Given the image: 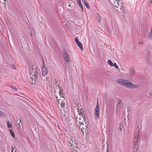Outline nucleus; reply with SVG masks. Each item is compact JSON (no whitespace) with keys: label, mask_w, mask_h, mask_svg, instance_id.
Returning <instances> with one entry per match:
<instances>
[{"label":"nucleus","mask_w":152,"mask_h":152,"mask_svg":"<svg viewBox=\"0 0 152 152\" xmlns=\"http://www.w3.org/2000/svg\"><path fill=\"white\" fill-rule=\"evenodd\" d=\"M86 129L85 128L84 129H85V131H88V130L89 129L88 127H87L86 126V127H85Z\"/></svg>","instance_id":"obj_35"},{"label":"nucleus","mask_w":152,"mask_h":152,"mask_svg":"<svg viewBox=\"0 0 152 152\" xmlns=\"http://www.w3.org/2000/svg\"><path fill=\"white\" fill-rule=\"evenodd\" d=\"M129 72L130 74L132 76H134L135 74V72L134 69V68L131 69L129 70Z\"/></svg>","instance_id":"obj_13"},{"label":"nucleus","mask_w":152,"mask_h":152,"mask_svg":"<svg viewBox=\"0 0 152 152\" xmlns=\"http://www.w3.org/2000/svg\"><path fill=\"white\" fill-rule=\"evenodd\" d=\"M61 88H60L59 85H56L55 86H54V91L55 92V96L57 95L56 93H58V90Z\"/></svg>","instance_id":"obj_11"},{"label":"nucleus","mask_w":152,"mask_h":152,"mask_svg":"<svg viewBox=\"0 0 152 152\" xmlns=\"http://www.w3.org/2000/svg\"><path fill=\"white\" fill-rule=\"evenodd\" d=\"M140 86V85L138 83L134 84L129 81L127 88L132 89L137 88H139Z\"/></svg>","instance_id":"obj_7"},{"label":"nucleus","mask_w":152,"mask_h":152,"mask_svg":"<svg viewBox=\"0 0 152 152\" xmlns=\"http://www.w3.org/2000/svg\"><path fill=\"white\" fill-rule=\"evenodd\" d=\"M30 70H31V75H33V74L34 73V69H33V67H32L31 69H30Z\"/></svg>","instance_id":"obj_20"},{"label":"nucleus","mask_w":152,"mask_h":152,"mask_svg":"<svg viewBox=\"0 0 152 152\" xmlns=\"http://www.w3.org/2000/svg\"><path fill=\"white\" fill-rule=\"evenodd\" d=\"M80 113H79L80 115H81V116L79 118V121H78V123H79V126L80 129V131H82V132L83 133L84 132L83 129H84L85 128V127H86V126L85 125L83 122H82L83 121L82 120H81V119L83 120L84 122H85L86 121L85 116L84 113V111L80 110Z\"/></svg>","instance_id":"obj_2"},{"label":"nucleus","mask_w":152,"mask_h":152,"mask_svg":"<svg viewBox=\"0 0 152 152\" xmlns=\"http://www.w3.org/2000/svg\"><path fill=\"white\" fill-rule=\"evenodd\" d=\"M77 3L79 4V6L82 5L81 1H79H79H77Z\"/></svg>","instance_id":"obj_28"},{"label":"nucleus","mask_w":152,"mask_h":152,"mask_svg":"<svg viewBox=\"0 0 152 152\" xmlns=\"http://www.w3.org/2000/svg\"><path fill=\"white\" fill-rule=\"evenodd\" d=\"M15 152H17V150L15 151Z\"/></svg>","instance_id":"obj_49"},{"label":"nucleus","mask_w":152,"mask_h":152,"mask_svg":"<svg viewBox=\"0 0 152 152\" xmlns=\"http://www.w3.org/2000/svg\"><path fill=\"white\" fill-rule=\"evenodd\" d=\"M10 131L11 134V136L13 137H15V134L13 131H12L11 130H10Z\"/></svg>","instance_id":"obj_22"},{"label":"nucleus","mask_w":152,"mask_h":152,"mask_svg":"<svg viewBox=\"0 0 152 152\" xmlns=\"http://www.w3.org/2000/svg\"><path fill=\"white\" fill-rule=\"evenodd\" d=\"M82 2L84 3V4L86 6L87 8L88 9H89V6L88 5V4L87 2L85 1V0H81Z\"/></svg>","instance_id":"obj_14"},{"label":"nucleus","mask_w":152,"mask_h":152,"mask_svg":"<svg viewBox=\"0 0 152 152\" xmlns=\"http://www.w3.org/2000/svg\"><path fill=\"white\" fill-rule=\"evenodd\" d=\"M77 3L79 4V6L82 5L81 1H79H79H77Z\"/></svg>","instance_id":"obj_27"},{"label":"nucleus","mask_w":152,"mask_h":152,"mask_svg":"<svg viewBox=\"0 0 152 152\" xmlns=\"http://www.w3.org/2000/svg\"><path fill=\"white\" fill-rule=\"evenodd\" d=\"M80 8H81V9H82V10L83 11H84V9H83V7L82 6V5H81V6H80Z\"/></svg>","instance_id":"obj_36"},{"label":"nucleus","mask_w":152,"mask_h":152,"mask_svg":"<svg viewBox=\"0 0 152 152\" xmlns=\"http://www.w3.org/2000/svg\"><path fill=\"white\" fill-rule=\"evenodd\" d=\"M139 129H138L137 132L135 133L134 135V141L135 142V147H134V150L135 152H137V150L138 149V148L137 147L138 145V143L137 142L138 141V137L139 135Z\"/></svg>","instance_id":"obj_3"},{"label":"nucleus","mask_w":152,"mask_h":152,"mask_svg":"<svg viewBox=\"0 0 152 152\" xmlns=\"http://www.w3.org/2000/svg\"><path fill=\"white\" fill-rule=\"evenodd\" d=\"M113 66H114L116 69H118V66L115 63L113 64Z\"/></svg>","instance_id":"obj_24"},{"label":"nucleus","mask_w":152,"mask_h":152,"mask_svg":"<svg viewBox=\"0 0 152 152\" xmlns=\"http://www.w3.org/2000/svg\"><path fill=\"white\" fill-rule=\"evenodd\" d=\"M77 3L79 4V6L82 5L81 1H79H79H77Z\"/></svg>","instance_id":"obj_30"},{"label":"nucleus","mask_w":152,"mask_h":152,"mask_svg":"<svg viewBox=\"0 0 152 152\" xmlns=\"http://www.w3.org/2000/svg\"><path fill=\"white\" fill-rule=\"evenodd\" d=\"M119 129H121V128H119Z\"/></svg>","instance_id":"obj_52"},{"label":"nucleus","mask_w":152,"mask_h":152,"mask_svg":"<svg viewBox=\"0 0 152 152\" xmlns=\"http://www.w3.org/2000/svg\"><path fill=\"white\" fill-rule=\"evenodd\" d=\"M77 141L75 137H70V141L69 142V147L71 152H78V148L77 143Z\"/></svg>","instance_id":"obj_1"},{"label":"nucleus","mask_w":152,"mask_h":152,"mask_svg":"<svg viewBox=\"0 0 152 152\" xmlns=\"http://www.w3.org/2000/svg\"><path fill=\"white\" fill-rule=\"evenodd\" d=\"M118 7L117 8L119 7H121V8H123V4H122V2L120 1V2L118 3Z\"/></svg>","instance_id":"obj_18"},{"label":"nucleus","mask_w":152,"mask_h":152,"mask_svg":"<svg viewBox=\"0 0 152 152\" xmlns=\"http://www.w3.org/2000/svg\"><path fill=\"white\" fill-rule=\"evenodd\" d=\"M66 7L69 10H70L72 7H74L75 6V3L73 1L71 2H68L65 4Z\"/></svg>","instance_id":"obj_9"},{"label":"nucleus","mask_w":152,"mask_h":152,"mask_svg":"<svg viewBox=\"0 0 152 152\" xmlns=\"http://www.w3.org/2000/svg\"><path fill=\"white\" fill-rule=\"evenodd\" d=\"M62 90L61 89V88L58 90V92L59 93V95L61 96L62 94Z\"/></svg>","instance_id":"obj_25"},{"label":"nucleus","mask_w":152,"mask_h":152,"mask_svg":"<svg viewBox=\"0 0 152 152\" xmlns=\"http://www.w3.org/2000/svg\"><path fill=\"white\" fill-rule=\"evenodd\" d=\"M21 122V119H20V122H19V123H20Z\"/></svg>","instance_id":"obj_46"},{"label":"nucleus","mask_w":152,"mask_h":152,"mask_svg":"<svg viewBox=\"0 0 152 152\" xmlns=\"http://www.w3.org/2000/svg\"><path fill=\"white\" fill-rule=\"evenodd\" d=\"M63 56L66 61L67 62H69L70 58L69 55L67 53L65 50H63Z\"/></svg>","instance_id":"obj_8"},{"label":"nucleus","mask_w":152,"mask_h":152,"mask_svg":"<svg viewBox=\"0 0 152 152\" xmlns=\"http://www.w3.org/2000/svg\"><path fill=\"white\" fill-rule=\"evenodd\" d=\"M11 151H12V152H13V150H12Z\"/></svg>","instance_id":"obj_47"},{"label":"nucleus","mask_w":152,"mask_h":152,"mask_svg":"<svg viewBox=\"0 0 152 152\" xmlns=\"http://www.w3.org/2000/svg\"><path fill=\"white\" fill-rule=\"evenodd\" d=\"M100 18H100V17H99V19H98V20L99 21H100Z\"/></svg>","instance_id":"obj_43"},{"label":"nucleus","mask_w":152,"mask_h":152,"mask_svg":"<svg viewBox=\"0 0 152 152\" xmlns=\"http://www.w3.org/2000/svg\"><path fill=\"white\" fill-rule=\"evenodd\" d=\"M61 8L62 9H63V8L62 7H61Z\"/></svg>","instance_id":"obj_50"},{"label":"nucleus","mask_w":152,"mask_h":152,"mask_svg":"<svg viewBox=\"0 0 152 152\" xmlns=\"http://www.w3.org/2000/svg\"><path fill=\"white\" fill-rule=\"evenodd\" d=\"M11 148H12V150H14L15 148V147L13 146H11Z\"/></svg>","instance_id":"obj_39"},{"label":"nucleus","mask_w":152,"mask_h":152,"mask_svg":"<svg viewBox=\"0 0 152 152\" xmlns=\"http://www.w3.org/2000/svg\"><path fill=\"white\" fill-rule=\"evenodd\" d=\"M86 134H87V133H88V131H85Z\"/></svg>","instance_id":"obj_41"},{"label":"nucleus","mask_w":152,"mask_h":152,"mask_svg":"<svg viewBox=\"0 0 152 152\" xmlns=\"http://www.w3.org/2000/svg\"><path fill=\"white\" fill-rule=\"evenodd\" d=\"M12 67L14 69H15V68H16V67H15V65L14 64H12Z\"/></svg>","instance_id":"obj_34"},{"label":"nucleus","mask_w":152,"mask_h":152,"mask_svg":"<svg viewBox=\"0 0 152 152\" xmlns=\"http://www.w3.org/2000/svg\"><path fill=\"white\" fill-rule=\"evenodd\" d=\"M144 44V42H139V45H143Z\"/></svg>","instance_id":"obj_37"},{"label":"nucleus","mask_w":152,"mask_h":152,"mask_svg":"<svg viewBox=\"0 0 152 152\" xmlns=\"http://www.w3.org/2000/svg\"><path fill=\"white\" fill-rule=\"evenodd\" d=\"M43 65H42V75L44 76H46L47 75L48 72L47 70V68H45L44 66L45 64L43 60Z\"/></svg>","instance_id":"obj_10"},{"label":"nucleus","mask_w":152,"mask_h":152,"mask_svg":"<svg viewBox=\"0 0 152 152\" xmlns=\"http://www.w3.org/2000/svg\"><path fill=\"white\" fill-rule=\"evenodd\" d=\"M99 107L98 103V100L97 101L96 106L95 109L94 114L96 116V118H99L100 116V113H99Z\"/></svg>","instance_id":"obj_6"},{"label":"nucleus","mask_w":152,"mask_h":152,"mask_svg":"<svg viewBox=\"0 0 152 152\" xmlns=\"http://www.w3.org/2000/svg\"><path fill=\"white\" fill-rule=\"evenodd\" d=\"M121 107V100H119V102L118 104L117 105V109L118 110L120 109Z\"/></svg>","instance_id":"obj_15"},{"label":"nucleus","mask_w":152,"mask_h":152,"mask_svg":"<svg viewBox=\"0 0 152 152\" xmlns=\"http://www.w3.org/2000/svg\"><path fill=\"white\" fill-rule=\"evenodd\" d=\"M119 129H121V128H119Z\"/></svg>","instance_id":"obj_53"},{"label":"nucleus","mask_w":152,"mask_h":152,"mask_svg":"<svg viewBox=\"0 0 152 152\" xmlns=\"http://www.w3.org/2000/svg\"><path fill=\"white\" fill-rule=\"evenodd\" d=\"M121 7H120V9H121ZM121 9H122V8H121Z\"/></svg>","instance_id":"obj_54"},{"label":"nucleus","mask_w":152,"mask_h":152,"mask_svg":"<svg viewBox=\"0 0 152 152\" xmlns=\"http://www.w3.org/2000/svg\"><path fill=\"white\" fill-rule=\"evenodd\" d=\"M107 99H106V98L104 100V101L105 103L106 104H107Z\"/></svg>","instance_id":"obj_38"},{"label":"nucleus","mask_w":152,"mask_h":152,"mask_svg":"<svg viewBox=\"0 0 152 152\" xmlns=\"http://www.w3.org/2000/svg\"><path fill=\"white\" fill-rule=\"evenodd\" d=\"M78 46L80 48H81L82 47V44L80 42H78V43H77Z\"/></svg>","instance_id":"obj_21"},{"label":"nucleus","mask_w":152,"mask_h":152,"mask_svg":"<svg viewBox=\"0 0 152 152\" xmlns=\"http://www.w3.org/2000/svg\"><path fill=\"white\" fill-rule=\"evenodd\" d=\"M56 98L57 99L58 98V97H57V96H56Z\"/></svg>","instance_id":"obj_51"},{"label":"nucleus","mask_w":152,"mask_h":152,"mask_svg":"<svg viewBox=\"0 0 152 152\" xmlns=\"http://www.w3.org/2000/svg\"><path fill=\"white\" fill-rule=\"evenodd\" d=\"M4 1H5V2H7V1L6 0H4Z\"/></svg>","instance_id":"obj_48"},{"label":"nucleus","mask_w":152,"mask_h":152,"mask_svg":"<svg viewBox=\"0 0 152 152\" xmlns=\"http://www.w3.org/2000/svg\"><path fill=\"white\" fill-rule=\"evenodd\" d=\"M129 81L125 79H119L118 82L119 84L127 88Z\"/></svg>","instance_id":"obj_5"},{"label":"nucleus","mask_w":152,"mask_h":152,"mask_svg":"<svg viewBox=\"0 0 152 152\" xmlns=\"http://www.w3.org/2000/svg\"><path fill=\"white\" fill-rule=\"evenodd\" d=\"M113 1H114V0H113Z\"/></svg>","instance_id":"obj_55"},{"label":"nucleus","mask_w":152,"mask_h":152,"mask_svg":"<svg viewBox=\"0 0 152 152\" xmlns=\"http://www.w3.org/2000/svg\"><path fill=\"white\" fill-rule=\"evenodd\" d=\"M149 94L151 96H152V93H150Z\"/></svg>","instance_id":"obj_42"},{"label":"nucleus","mask_w":152,"mask_h":152,"mask_svg":"<svg viewBox=\"0 0 152 152\" xmlns=\"http://www.w3.org/2000/svg\"><path fill=\"white\" fill-rule=\"evenodd\" d=\"M81 1V0H76L77 1H79H79Z\"/></svg>","instance_id":"obj_44"},{"label":"nucleus","mask_w":152,"mask_h":152,"mask_svg":"<svg viewBox=\"0 0 152 152\" xmlns=\"http://www.w3.org/2000/svg\"><path fill=\"white\" fill-rule=\"evenodd\" d=\"M150 3H152V1H150Z\"/></svg>","instance_id":"obj_45"},{"label":"nucleus","mask_w":152,"mask_h":152,"mask_svg":"<svg viewBox=\"0 0 152 152\" xmlns=\"http://www.w3.org/2000/svg\"><path fill=\"white\" fill-rule=\"evenodd\" d=\"M148 38L149 39H150L152 40V29H151V32L149 34L148 36Z\"/></svg>","instance_id":"obj_16"},{"label":"nucleus","mask_w":152,"mask_h":152,"mask_svg":"<svg viewBox=\"0 0 152 152\" xmlns=\"http://www.w3.org/2000/svg\"><path fill=\"white\" fill-rule=\"evenodd\" d=\"M61 101V100L59 99L58 100L57 102H58V103H59L60 101Z\"/></svg>","instance_id":"obj_40"},{"label":"nucleus","mask_w":152,"mask_h":152,"mask_svg":"<svg viewBox=\"0 0 152 152\" xmlns=\"http://www.w3.org/2000/svg\"><path fill=\"white\" fill-rule=\"evenodd\" d=\"M107 63L108 64H109L110 66H113V62L111 61L110 60H109L107 61Z\"/></svg>","instance_id":"obj_19"},{"label":"nucleus","mask_w":152,"mask_h":152,"mask_svg":"<svg viewBox=\"0 0 152 152\" xmlns=\"http://www.w3.org/2000/svg\"><path fill=\"white\" fill-rule=\"evenodd\" d=\"M114 4L113 5L114 6L117 8L118 7V3L120 2V0H114Z\"/></svg>","instance_id":"obj_12"},{"label":"nucleus","mask_w":152,"mask_h":152,"mask_svg":"<svg viewBox=\"0 0 152 152\" xmlns=\"http://www.w3.org/2000/svg\"><path fill=\"white\" fill-rule=\"evenodd\" d=\"M34 73L32 75L33 77L32 78V80L31 82L32 83H34V84H35V83H37V79L38 78V72L36 69L35 68L34 69Z\"/></svg>","instance_id":"obj_4"},{"label":"nucleus","mask_w":152,"mask_h":152,"mask_svg":"<svg viewBox=\"0 0 152 152\" xmlns=\"http://www.w3.org/2000/svg\"><path fill=\"white\" fill-rule=\"evenodd\" d=\"M77 3L79 4V6L82 5L81 1H79H79H77Z\"/></svg>","instance_id":"obj_29"},{"label":"nucleus","mask_w":152,"mask_h":152,"mask_svg":"<svg viewBox=\"0 0 152 152\" xmlns=\"http://www.w3.org/2000/svg\"><path fill=\"white\" fill-rule=\"evenodd\" d=\"M54 86H55L56 85H59V83H58V84L57 83V82L56 80H55V83H54Z\"/></svg>","instance_id":"obj_33"},{"label":"nucleus","mask_w":152,"mask_h":152,"mask_svg":"<svg viewBox=\"0 0 152 152\" xmlns=\"http://www.w3.org/2000/svg\"><path fill=\"white\" fill-rule=\"evenodd\" d=\"M11 87L13 88V89H14V90L15 91H17V89L16 88H15V86H12Z\"/></svg>","instance_id":"obj_31"},{"label":"nucleus","mask_w":152,"mask_h":152,"mask_svg":"<svg viewBox=\"0 0 152 152\" xmlns=\"http://www.w3.org/2000/svg\"><path fill=\"white\" fill-rule=\"evenodd\" d=\"M7 125L8 127L9 128H10L12 126V124L9 121H7Z\"/></svg>","instance_id":"obj_17"},{"label":"nucleus","mask_w":152,"mask_h":152,"mask_svg":"<svg viewBox=\"0 0 152 152\" xmlns=\"http://www.w3.org/2000/svg\"><path fill=\"white\" fill-rule=\"evenodd\" d=\"M61 107H62L63 108H65V103H61Z\"/></svg>","instance_id":"obj_26"},{"label":"nucleus","mask_w":152,"mask_h":152,"mask_svg":"<svg viewBox=\"0 0 152 152\" xmlns=\"http://www.w3.org/2000/svg\"><path fill=\"white\" fill-rule=\"evenodd\" d=\"M75 41L77 43L79 42V41H78L77 38H75Z\"/></svg>","instance_id":"obj_32"},{"label":"nucleus","mask_w":152,"mask_h":152,"mask_svg":"<svg viewBox=\"0 0 152 152\" xmlns=\"http://www.w3.org/2000/svg\"><path fill=\"white\" fill-rule=\"evenodd\" d=\"M5 114L3 111H1L0 110V116H5Z\"/></svg>","instance_id":"obj_23"}]
</instances>
